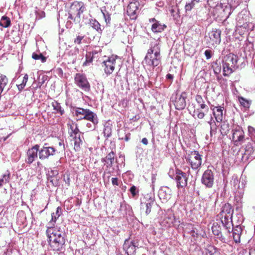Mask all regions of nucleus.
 <instances>
[{"mask_svg": "<svg viewBox=\"0 0 255 255\" xmlns=\"http://www.w3.org/2000/svg\"><path fill=\"white\" fill-rule=\"evenodd\" d=\"M46 234L49 239V245L53 251H60L65 243V234L54 228H48Z\"/></svg>", "mask_w": 255, "mask_h": 255, "instance_id": "obj_1", "label": "nucleus"}, {"mask_svg": "<svg viewBox=\"0 0 255 255\" xmlns=\"http://www.w3.org/2000/svg\"><path fill=\"white\" fill-rule=\"evenodd\" d=\"M144 61L146 65L153 68L161 63L160 47L158 41H155L150 44V48L147 51Z\"/></svg>", "mask_w": 255, "mask_h": 255, "instance_id": "obj_2", "label": "nucleus"}, {"mask_svg": "<svg viewBox=\"0 0 255 255\" xmlns=\"http://www.w3.org/2000/svg\"><path fill=\"white\" fill-rule=\"evenodd\" d=\"M233 211L231 204L227 203H223L221 206L220 212L217 215L228 233H230L231 227L233 226L232 218Z\"/></svg>", "mask_w": 255, "mask_h": 255, "instance_id": "obj_3", "label": "nucleus"}, {"mask_svg": "<svg viewBox=\"0 0 255 255\" xmlns=\"http://www.w3.org/2000/svg\"><path fill=\"white\" fill-rule=\"evenodd\" d=\"M69 133L74 143V149L76 151L80 150L82 140L81 137V132L78 128L77 124H72L70 126Z\"/></svg>", "mask_w": 255, "mask_h": 255, "instance_id": "obj_4", "label": "nucleus"}, {"mask_svg": "<svg viewBox=\"0 0 255 255\" xmlns=\"http://www.w3.org/2000/svg\"><path fill=\"white\" fill-rule=\"evenodd\" d=\"M202 155L196 150L191 151L186 157V160L194 170L198 169L202 164Z\"/></svg>", "mask_w": 255, "mask_h": 255, "instance_id": "obj_5", "label": "nucleus"}, {"mask_svg": "<svg viewBox=\"0 0 255 255\" xmlns=\"http://www.w3.org/2000/svg\"><path fill=\"white\" fill-rule=\"evenodd\" d=\"M75 84L86 92H89L91 89L90 84L85 74L77 73L74 76Z\"/></svg>", "mask_w": 255, "mask_h": 255, "instance_id": "obj_6", "label": "nucleus"}, {"mask_svg": "<svg viewBox=\"0 0 255 255\" xmlns=\"http://www.w3.org/2000/svg\"><path fill=\"white\" fill-rule=\"evenodd\" d=\"M231 184L233 191L235 192V198L236 200H238V198L241 199L244 193L245 185L244 183L242 182L241 184L237 176H233L231 181Z\"/></svg>", "mask_w": 255, "mask_h": 255, "instance_id": "obj_7", "label": "nucleus"}, {"mask_svg": "<svg viewBox=\"0 0 255 255\" xmlns=\"http://www.w3.org/2000/svg\"><path fill=\"white\" fill-rule=\"evenodd\" d=\"M138 240L135 239L130 240L129 239H126L123 245V249L128 255H135L136 248H138Z\"/></svg>", "mask_w": 255, "mask_h": 255, "instance_id": "obj_8", "label": "nucleus"}, {"mask_svg": "<svg viewBox=\"0 0 255 255\" xmlns=\"http://www.w3.org/2000/svg\"><path fill=\"white\" fill-rule=\"evenodd\" d=\"M221 31L219 29H213L208 33V36L205 38L209 45L214 46L218 45L221 42Z\"/></svg>", "mask_w": 255, "mask_h": 255, "instance_id": "obj_9", "label": "nucleus"}, {"mask_svg": "<svg viewBox=\"0 0 255 255\" xmlns=\"http://www.w3.org/2000/svg\"><path fill=\"white\" fill-rule=\"evenodd\" d=\"M155 203L154 197L150 194H147L141 199V208L145 210V214L148 215L151 212V207Z\"/></svg>", "mask_w": 255, "mask_h": 255, "instance_id": "obj_10", "label": "nucleus"}, {"mask_svg": "<svg viewBox=\"0 0 255 255\" xmlns=\"http://www.w3.org/2000/svg\"><path fill=\"white\" fill-rule=\"evenodd\" d=\"M175 179L178 188H184L187 186L188 177L186 173L180 170H177Z\"/></svg>", "mask_w": 255, "mask_h": 255, "instance_id": "obj_11", "label": "nucleus"}, {"mask_svg": "<svg viewBox=\"0 0 255 255\" xmlns=\"http://www.w3.org/2000/svg\"><path fill=\"white\" fill-rule=\"evenodd\" d=\"M74 115L78 120H87L95 113L87 109L75 107L73 109Z\"/></svg>", "mask_w": 255, "mask_h": 255, "instance_id": "obj_12", "label": "nucleus"}, {"mask_svg": "<svg viewBox=\"0 0 255 255\" xmlns=\"http://www.w3.org/2000/svg\"><path fill=\"white\" fill-rule=\"evenodd\" d=\"M201 183L207 188H211L214 185V176L210 169L205 170L201 178Z\"/></svg>", "mask_w": 255, "mask_h": 255, "instance_id": "obj_13", "label": "nucleus"}, {"mask_svg": "<svg viewBox=\"0 0 255 255\" xmlns=\"http://www.w3.org/2000/svg\"><path fill=\"white\" fill-rule=\"evenodd\" d=\"M187 98V94L185 92H182L179 95L176 94L175 96V99L173 100L176 109L178 110H183L186 105V99Z\"/></svg>", "mask_w": 255, "mask_h": 255, "instance_id": "obj_14", "label": "nucleus"}, {"mask_svg": "<svg viewBox=\"0 0 255 255\" xmlns=\"http://www.w3.org/2000/svg\"><path fill=\"white\" fill-rule=\"evenodd\" d=\"M39 148V145L35 144L27 150L25 158V161L27 164H31L37 158Z\"/></svg>", "mask_w": 255, "mask_h": 255, "instance_id": "obj_15", "label": "nucleus"}, {"mask_svg": "<svg viewBox=\"0 0 255 255\" xmlns=\"http://www.w3.org/2000/svg\"><path fill=\"white\" fill-rule=\"evenodd\" d=\"M84 10L85 7L82 2L75 1L71 5L69 11L75 15V17L79 18Z\"/></svg>", "mask_w": 255, "mask_h": 255, "instance_id": "obj_16", "label": "nucleus"}, {"mask_svg": "<svg viewBox=\"0 0 255 255\" xmlns=\"http://www.w3.org/2000/svg\"><path fill=\"white\" fill-rule=\"evenodd\" d=\"M116 57L111 56L103 62L105 73L107 75L111 74L114 71L116 65Z\"/></svg>", "mask_w": 255, "mask_h": 255, "instance_id": "obj_17", "label": "nucleus"}, {"mask_svg": "<svg viewBox=\"0 0 255 255\" xmlns=\"http://www.w3.org/2000/svg\"><path fill=\"white\" fill-rule=\"evenodd\" d=\"M158 197L162 203L167 202L171 197V190L167 187H162L158 191Z\"/></svg>", "mask_w": 255, "mask_h": 255, "instance_id": "obj_18", "label": "nucleus"}, {"mask_svg": "<svg viewBox=\"0 0 255 255\" xmlns=\"http://www.w3.org/2000/svg\"><path fill=\"white\" fill-rule=\"evenodd\" d=\"M39 151V157L43 160L48 158L49 156L53 155L55 152V149L52 147L43 146Z\"/></svg>", "mask_w": 255, "mask_h": 255, "instance_id": "obj_19", "label": "nucleus"}, {"mask_svg": "<svg viewBox=\"0 0 255 255\" xmlns=\"http://www.w3.org/2000/svg\"><path fill=\"white\" fill-rule=\"evenodd\" d=\"M199 108L195 109L194 111V115H196L197 118L203 119L206 114L209 111V108L205 102L199 105Z\"/></svg>", "mask_w": 255, "mask_h": 255, "instance_id": "obj_20", "label": "nucleus"}, {"mask_svg": "<svg viewBox=\"0 0 255 255\" xmlns=\"http://www.w3.org/2000/svg\"><path fill=\"white\" fill-rule=\"evenodd\" d=\"M233 140L236 145L242 143L244 140V132L240 128L233 130Z\"/></svg>", "mask_w": 255, "mask_h": 255, "instance_id": "obj_21", "label": "nucleus"}, {"mask_svg": "<svg viewBox=\"0 0 255 255\" xmlns=\"http://www.w3.org/2000/svg\"><path fill=\"white\" fill-rule=\"evenodd\" d=\"M238 60L239 58L237 55L233 53H230L224 57L222 61L237 68L238 67L237 64Z\"/></svg>", "mask_w": 255, "mask_h": 255, "instance_id": "obj_22", "label": "nucleus"}, {"mask_svg": "<svg viewBox=\"0 0 255 255\" xmlns=\"http://www.w3.org/2000/svg\"><path fill=\"white\" fill-rule=\"evenodd\" d=\"M139 2L137 1L130 2L127 7V13L128 15L133 18L138 9Z\"/></svg>", "mask_w": 255, "mask_h": 255, "instance_id": "obj_23", "label": "nucleus"}, {"mask_svg": "<svg viewBox=\"0 0 255 255\" xmlns=\"http://www.w3.org/2000/svg\"><path fill=\"white\" fill-rule=\"evenodd\" d=\"M233 232V239L236 243H240V238L242 233V228L240 225L236 226L233 228V225L231 227L230 232Z\"/></svg>", "mask_w": 255, "mask_h": 255, "instance_id": "obj_24", "label": "nucleus"}, {"mask_svg": "<svg viewBox=\"0 0 255 255\" xmlns=\"http://www.w3.org/2000/svg\"><path fill=\"white\" fill-rule=\"evenodd\" d=\"M213 111V114L215 118L216 121L217 123H221L223 121V107L221 106L214 107L212 108Z\"/></svg>", "mask_w": 255, "mask_h": 255, "instance_id": "obj_25", "label": "nucleus"}, {"mask_svg": "<svg viewBox=\"0 0 255 255\" xmlns=\"http://www.w3.org/2000/svg\"><path fill=\"white\" fill-rule=\"evenodd\" d=\"M86 120L90 122H88L86 125L88 129L91 130L95 129L98 123V119L96 114H94Z\"/></svg>", "mask_w": 255, "mask_h": 255, "instance_id": "obj_26", "label": "nucleus"}, {"mask_svg": "<svg viewBox=\"0 0 255 255\" xmlns=\"http://www.w3.org/2000/svg\"><path fill=\"white\" fill-rule=\"evenodd\" d=\"M115 157V153L113 151L110 152L104 158L101 159L102 162H105L107 167H111L112 166Z\"/></svg>", "mask_w": 255, "mask_h": 255, "instance_id": "obj_27", "label": "nucleus"}, {"mask_svg": "<svg viewBox=\"0 0 255 255\" xmlns=\"http://www.w3.org/2000/svg\"><path fill=\"white\" fill-rule=\"evenodd\" d=\"M58 174V171L57 170H51L47 174V180L54 186H56L57 184V179L56 176Z\"/></svg>", "mask_w": 255, "mask_h": 255, "instance_id": "obj_28", "label": "nucleus"}, {"mask_svg": "<svg viewBox=\"0 0 255 255\" xmlns=\"http://www.w3.org/2000/svg\"><path fill=\"white\" fill-rule=\"evenodd\" d=\"M245 155L247 158H255V148L251 143H248L246 146L245 149Z\"/></svg>", "mask_w": 255, "mask_h": 255, "instance_id": "obj_29", "label": "nucleus"}, {"mask_svg": "<svg viewBox=\"0 0 255 255\" xmlns=\"http://www.w3.org/2000/svg\"><path fill=\"white\" fill-rule=\"evenodd\" d=\"M222 64L223 75L225 77H229L234 72L236 68L223 61H222Z\"/></svg>", "mask_w": 255, "mask_h": 255, "instance_id": "obj_30", "label": "nucleus"}, {"mask_svg": "<svg viewBox=\"0 0 255 255\" xmlns=\"http://www.w3.org/2000/svg\"><path fill=\"white\" fill-rule=\"evenodd\" d=\"M51 106L54 110L55 114H59L61 116L63 115L64 113V109L61 107L60 104L56 101H53L51 103Z\"/></svg>", "mask_w": 255, "mask_h": 255, "instance_id": "obj_31", "label": "nucleus"}, {"mask_svg": "<svg viewBox=\"0 0 255 255\" xmlns=\"http://www.w3.org/2000/svg\"><path fill=\"white\" fill-rule=\"evenodd\" d=\"M166 26L161 24L158 21H156L151 26V30L154 33L161 32L163 31Z\"/></svg>", "mask_w": 255, "mask_h": 255, "instance_id": "obj_32", "label": "nucleus"}, {"mask_svg": "<svg viewBox=\"0 0 255 255\" xmlns=\"http://www.w3.org/2000/svg\"><path fill=\"white\" fill-rule=\"evenodd\" d=\"M90 25L95 30H96L99 33H102L103 28H102L100 23L95 19H89Z\"/></svg>", "mask_w": 255, "mask_h": 255, "instance_id": "obj_33", "label": "nucleus"}, {"mask_svg": "<svg viewBox=\"0 0 255 255\" xmlns=\"http://www.w3.org/2000/svg\"><path fill=\"white\" fill-rule=\"evenodd\" d=\"M104 127L103 133L105 137L108 138L112 134V125L109 122H106Z\"/></svg>", "mask_w": 255, "mask_h": 255, "instance_id": "obj_34", "label": "nucleus"}, {"mask_svg": "<svg viewBox=\"0 0 255 255\" xmlns=\"http://www.w3.org/2000/svg\"><path fill=\"white\" fill-rule=\"evenodd\" d=\"M200 1V0H191L190 2L186 3L185 6L186 12L190 11Z\"/></svg>", "mask_w": 255, "mask_h": 255, "instance_id": "obj_35", "label": "nucleus"}, {"mask_svg": "<svg viewBox=\"0 0 255 255\" xmlns=\"http://www.w3.org/2000/svg\"><path fill=\"white\" fill-rule=\"evenodd\" d=\"M206 255H221L217 249L214 246L210 245L206 249Z\"/></svg>", "mask_w": 255, "mask_h": 255, "instance_id": "obj_36", "label": "nucleus"}, {"mask_svg": "<svg viewBox=\"0 0 255 255\" xmlns=\"http://www.w3.org/2000/svg\"><path fill=\"white\" fill-rule=\"evenodd\" d=\"M212 230L213 233L215 236H218L219 238H221L222 237L221 228L219 226H218L217 223H215L213 224L212 227Z\"/></svg>", "mask_w": 255, "mask_h": 255, "instance_id": "obj_37", "label": "nucleus"}, {"mask_svg": "<svg viewBox=\"0 0 255 255\" xmlns=\"http://www.w3.org/2000/svg\"><path fill=\"white\" fill-rule=\"evenodd\" d=\"M208 123L210 126V134L212 135L213 134H215L217 126L212 117H210V120Z\"/></svg>", "mask_w": 255, "mask_h": 255, "instance_id": "obj_38", "label": "nucleus"}, {"mask_svg": "<svg viewBox=\"0 0 255 255\" xmlns=\"http://www.w3.org/2000/svg\"><path fill=\"white\" fill-rule=\"evenodd\" d=\"M62 213V209L60 207H58L56 208L55 213L51 214V222L55 223L57 219L60 217Z\"/></svg>", "mask_w": 255, "mask_h": 255, "instance_id": "obj_39", "label": "nucleus"}, {"mask_svg": "<svg viewBox=\"0 0 255 255\" xmlns=\"http://www.w3.org/2000/svg\"><path fill=\"white\" fill-rule=\"evenodd\" d=\"M239 101L241 105L246 109H249L250 108L252 102L251 100H248L242 97H239Z\"/></svg>", "mask_w": 255, "mask_h": 255, "instance_id": "obj_40", "label": "nucleus"}, {"mask_svg": "<svg viewBox=\"0 0 255 255\" xmlns=\"http://www.w3.org/2000/svg\"><path fill=\"white\" fill-rule=\"evenodd\" d=\"M28 75L27 74H26L24 75V76L23 78L22 82L20 84H17L16 85L19 92H21L22 91V90L24 89V88L25 87V86L26 84V83L28 81Z\"/></svg>", "mask_w": 255, "mask_h": 255, "instance_id": "obj_41", "label": "nucleus"}, {"mask_svg": "<svg viewBox=\"0 0 255 255\" xmlns=\"http://www.w3.org/2000/svg\"><path fill=\"white\" fill-rule=\"evenodd\" d=\"M10 24V19L5 16H3L0 20V25L3 27H7Z\"/></svg>", "mask_w": 255, "mask_h": 255, "instance_id": "obj_42", "label": "nucleus"}, {"mask_svg": "<svg viewBox=\"0 0 255 255\" xmlns=\"http://www.w3.org/2000/svg\"><path fill=\"white\" fill-rule=\"evenodd\" d=\"M32 58L34 60H40L42 62L44 63L46 60V58L41 53H33Z\"/></svg>", "mask_w": 255, "mask_h": 255, "instance_id": "obj_43", "label": "nucleus"}, {"mask_svg": "<svg viewBox=\"0 0 255 255\" xmlns=\"http://www.w3.org/2000/svg\"><path fill=\"white\" fill-rule=\"evenodd\" d=\"M9 176L10 173L7 171V172L3 175L2 178L0 179V187L1 186L3 183H6L9 182Z\"/></svg>", "mask_w": 255, "mask_h": 255, "instance_id": "obj_44", "label": "nucleus"}, {"mask_svg": "<svg viewBox=\"0 0 255 255\" xmlns=\"http://www.w3.org/2000/svg\"><path fill=\"white\" fill-rule=\"evenodd\" d=\"M101 11L102 12V14L105 19V21L107 24H110L111 21L110 14L106 9H101Z\"/></svg>", "mask_w": 255, "mask_h": 255, "instance_id": "obj_45", "label": "nucleus"}, {"mask_svg": "<svg viewBox=\"0 0 255 255\" xmlns=\"http://www.w3.org/2000/svg\"><path fill=\"white\" fill-rule=\"evenodd\" d=\"M130 210L131 209L128 205H127L125 203H121L119 211L122 212L123 215H125L127 214V212H123L124 210H127L128 212H130Z\"/></svg>", "mask_w": 255, "mask_h": 255, "instance_id": "obj_46", "label": "nucleus"}, {"mask_svg": "<svg viewBox=\"0 0 255 255\" xmlns=\"http://www.w3.org/2000/svg\"><path fill=\"white\" fill-rule=\"evenodd\" d=\"M124 134H125V136H122L121 133H120L119 137V139L125 140L126 141H128L130 139V133H125Z\"/></svg>", "mask_w": 255, "mask_h": 255, "instance_id": "obj_47", "label": "nucleus"}, {"mask_svg": "<svg viewBox=\"0 0 255 255\" xmlns=\"http://www.w3.org/2000/svg\"><path fill=\"white\" fill-rule=\"evenodd\" d=\"M213 71L215 75L220 74L221 71V66H219L217 62L215 63Z\"/></svg>", "mask_w": 255, "mask_h": 255, "instance_id": "obj_48", "label": "nucleus"}, {"mask_svg": "<svg viewBox=\"0 0 255 255\" xmlns=\"http://www.w3.org/2000/svg\"><path fill=\"white\" fill-rule=\"evenodd\" d=\"M129 191L133 197H134L138 193L136 187L134 185L130 187Z\"/></svg>", "mask_w": 255, "mask_h": 255, "instance_id": "obj_49", "label": "nucleus"}, {"mask_svg": "<svg viewBox=\"0 0 255 255\" xmlns=\"http://www.w3.org/2000/svg\"><path fill=\"white\" fill-rule=\"evenodd\" d=\"M86 61L83 63V65L86 66L88 63H90L93 61V57H89V53H88L86 56Z\"/></svg>", "mask_w": 255, "mask_h": 255, "instance_id": "obj_50", "label": "nucleus"}, {"mask_svg": "<svg viewBox=\"0 0 255 255\" xmlns=\"http://www.w3.org/2000/svg\"><path fill=\"white\" fill-rule=\"evenodd\" d=\"M204 54L207 59H210L212 56V52L210 50H206Z\"/></svg>", "mask_w": 255, "mask_h": 255, "instance_id": "obj_51", "label": "nucleus"}, {"mask_svg": "<svg viewBox=\"0 0 255 255\" xmlns=\"http://www.w3.org/2000/svg\"><path fill=\"white\" fill-rule=\"evenodd\" d=\"M84 36L79 35L74 39V42L75 43L80 44L82 43V40Z\"/></svg>", "mask_w": 255, "mask_h": 255, "instance_id": "obj_52", "label": "nucleus"}, {"mask_svg": "<svg viewBox=\"0 0 255 255\" xmlns=\"http://www.w3.org/2000/svg\"><path fill=\"white\" fill-rule=\"evenodd\" d=\"M195 100L198 105L204 102L202 96L199 95L196 96Z\"/></svg>", "mask_w": 255, "mask_h": 255, "instance_id": "obj_53", "label": "nucleus"}, {"mask_svg": "<svg viewBox=\"0 0 255 255\" xmlns=\"http://www.w3.org/2000/svg\"><path fill=\"white\" fill-rule=\"evenodd\" d=\"M215 75L219 83H221L223 81L225 80V79L222 78V76L221 75H220V74H216Z\"/></svg>", "mask_w": 255, "mask_h": 255, "instance_id": "obj_54", "label": "nucleus"}, {"mask_svg": "<svg viewBox=\"0 0 255 255\" xmlns=\"http://www.w3.org/2000/svg\"><path fill=\"white\" fill-rule=\"evenodd\" d=\"M112 183L113 185H119L118 179L116 177L112 178Z\"/></svg>", "mask_w": 255, "mask_h": 255, "instance_id": "obj_55", "label": "nucleus"}, {"mask_svg": "<svg viewBox=\"0 0 255 255\" xmlns=\"http://www.w3.org/2000/svg\"><path fill=\"white\" fill-rule=\"evenodd\" d=\"M76 17H75V15H74L73 14H72V13H71L70 12H68V19H74L75 20V18Z\"/></svg>", "mask_w": 255, "mask_h": 255, "instance_id": "obj_56", "label": "nucleus"}, {"mask_svg": "<svg viewBox=\"0 0 255 255\" xmlns=\"http://www.w3.org/2000/svg\"><path fill=\"white\" fill-rule=\"evenodd\" d=\"M89 57H93L97 54H98V52L96 50H93L92 52H89Z\"/></svg>", "mask_w": 255, "mask_h": 255, "instance_id": "obj_57", "label": "nucleus"}, {"mask_svg": "<svg viewBox=\"0 0 255 255\" xmlns=\"http://www.w3.org/2000/svg\"><path fill=\"white\" fill-rule=\"evenodd\" d=\"M141 142L144 145H147L148 143V140L146 138L144 137L141 140Z\"/></svg>", "mask_w": 255, "mask_h": 255, "instance_id": "obj_58", "label": "nucleus"}, {"mask_svg": "<svg viewBox=\"0 0 255 255\" xmlns=\"http://www.w3.org/2000/svg\"><path fill=\"white\" fill-rule=\"evenodd\" d=\"M166 77L167 79L172 80L173 78V76L171 74H168L166 75Z\"/></svg>", "mask_w": 255, "mask_h": 255, "instance_id": "obj_59", "label": "nucleus"}, {"mask_svg": "<svg viewBox=\"0 0 255 255\" xmlns=\"http://www.w3.org/2000/svg\"><path fill=\"white\" fill-rule=\"evenodd\" d=\"M250 255H255V249H253L250 251Z\"/></svg>", "mask_w": 255, "mask_h": 255, "instance_id": "obj_60", "label": "nucleus"}, {"mask_svg": "<svg viewBox=\"0 0 255 255\" xmlns=\"http://www.w3.org/2000/svg\"><path fill=\"white\" fill-rule=\"evenodd\" d=\"M156 21H157L155 18H151V19H149V21L150 22H155Z\"/></svg>", "mask_w": 255, "mask_h": 255, "instance_id": "obj_61", "label": "nucleus"}, {"mask_svg": "<svg viewBox=\"0 0 255 255\" xmlns=\"http://www.w3.org/2000/svg\"><path fill=\"white\" fill-rule=\"evenodd\" d=\"M41 17H45V13L44 11H41Z\"/></svg>", "mask_w": 255, "mask_h": 255, "instance_id": "obj_62", "label": "nucleus"}, {"mask_svg": "<svg viewBox=\"0 0 255 255\" xmlns=\"http://www.w3.org/2000/svg\"><path fill=\"white\" fill-rule=\"evenodd\" d=\"M218 6L221 7V3H220V5H218V3L216 5L215 7L217 8Z\"/></svg>", "mask_w": 255, "mask_h": 255, "instance_id": "obj_63", "label": "nucleus"}, {"mask_svg": "<svg viewBox=\"0 0 255 255\" xmlns=\"http://www.w3.org/2000/svg\"><path fill=\"white\" fill-rule=\"evenodd\" d=\"M7 137H3V141H5L6 139H7Z\"/></svg>", "mask_w": 255, "mask_h": 255, "instance_id": "obj_64", "label": "nucleus"}]
</instances>
